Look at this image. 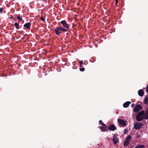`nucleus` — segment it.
Here are the masks:
<instances>
[{"label": "nucleus", "mask_w": 148, "mask_h": 148, "mask_svg": "<svg viewBox=\"0 0 148 148\" xmlns=\"http://www.w3.org/2000/svg\"><path fill=\"white\" fill-rule=\"evenodd\" d=\"M145 111L143 110L139 112L137 114L136 116V119L137 121H140L143 120L144 118L143 116L145 114Z\"/></svg>", "instance_id": "obj_1"}, {"label": "nucleus", "mask_w": 148, "mask_h": 148, "mask_svg": "<svg viewBox=\"0 0 148 148\" xmlns=\"http://www.w3.org/2000/svg\"><path fill=\"white\" fill-rule=\"evenodd\" d=\"M54 30L56 34L57 35H59L61 33L60 31L64 32H66L68 31L67 29L62 27H57L54 29Z\"/></svg>", "instance_id": "obj_2"}, {"label": "nucleus", "mask_w": 148, "mask_h": 148, "mask_svg": "<svg viewBox=\"0 0 148 148\" xmlns=\"http://www.w3.org/2000/svg\"><path fill=\"white\" fill-rule=\"evenodd\" d=\"M143 126L142 123L141 122H137L134 125V128L136 130H138L140 129Z\"/></svg>", "instance_id": "obj_3"}, {"label": "nucleus", "mask_w": 148, "mask_h": 148, "mask_svg": "<svg viewBox=\"0 0 148 148\" xmlns=\"http://www.w3.org/2000/svg\"><path fill=\"white\" fill-rule=\"evenodd\" d=\"M142 107L140 104L136 105L134 109V111L135 113L138 112L139 110L142 109Z\"/></svg>", "instance_id": "obj_4"}, {"label": "nucleus", "mask_w": 148, "mask_h": 148, "mask_svg": "<svg viewBox=\"0 0 148 148\" xmlns=\"http://www.w3.org/2000/svg\"><path fill=\"white\" fill-rule=\"evenodd\" d=\"M61 24L62 25L63 27L68 29L69 28V25L67 23L66 21L65 20L61 21Z\"/></svg>", "instance_id": "obj_5"}, {"label": "nucleus", "mask_w": 148, "mask_h": 148, "mask_svg": "<svg viewBox=\"0 0 148 148\" xmlns=\"http://www.w3.org/2000/svg\"><path fill=\"white\" fill-rule=\"evenodd\" d=\"M107 127L109 130L112 131H114L116 129V127L113 124L110 125L108 127Z\"/></svg>", "instance_id": "obj_6"}, {"label": "nucleus", "mask_w": 148, "mask_h": 148, "mask_svg": "<svg viewBox=\"0 0 148 148\" xmlns=\"http://www.w3.org/2000/svg\"><path fill=\"white\" fill-rule=\"evenodd\" d=\"M117 121L118 123L122 125L125 126L126 125V123L125 121H124L123 119H117Z\"/></svg>", "instance_id": "obj_7"}, {"label": "nucleus", "mask_w": 148, "mask_h": 148, "mask_svg": "<svg viewBox=\"0 0 148 148\" xmlns=\"http://www.w3.org/2000/svg\"><path fill=\"white\" fill-rule=\"evenodd\" d=\"M31 25V23H25L24 25V27H25L26 29H30V27Z\"/></svg>", "instance_id": "obj_8"}, {"label": "nucleus", "mask_w": 148, "mask_h": 148, "mask_svg": "<svg viewBox=\"0 0 148 148\" xmlns=\"http://www.w3.org/2000/svg\"><path fill=\"white\" fill-rule=\"evenodd\" d=\"M144 94V92L142 89L139 90L138 91V95L140 96H143Z\"/></svg>", "instance_id": "obj_9"}, {"label": "nucleus", "mask_w": 148, "mask_h": 148, "mask_svg": "<svg viewBox=\"0 0 148 148\" xmlns=\"http://www.w3.org/2000/svg\"><path fill=\"white\" fill-rule=\"evenodd\" d=\"M131 103V102L130 101H127L123 103V106L124 108H127Z\"/></svg>", "instance_id": "obj_10"}, {"label": "nucleus", "mask_w": 148, "mask_h": 148, "mask_svg": "<svg viewBox=\"0 0 148 148\" xmlns=\"http://www.w3.org/2000/svg\"><path fill=\"white\" fill-rule=\"evenodd\" d=\"M100 130H101V132H105L107 131L108 130L106 128V127L104 126H100L99 127Z\"/></svg>", "instance_id": "obj_11"}, {"label": "nucleus", "mask_w": 148, "mask_h": 148, "mask_svg": "<svg viewBox=\"0 0 148 148\" xmlns=\"http://www.w3.org/2000/svg\"><path fill=\"white\" fill-rule=\"evenodd\" d=\"M144 118L145 119H148V108H147L145 114L144 115Z\"/></svg>", "instance_id": "obj_12"}, {"label": "nucleus", "mask_w": 148, "mask_h": 148, "mask_svg": "<svg viewBox=\"0 0 148 148\" xmlns=\"http://www.w3.org/2000/svg\"><path fill=\"white\" fill-rule=\"evenodd\" d=\"M112 141L114 145L116 144L119 142V140L116 137L114 138Z\"/></svg>", "instance_id": "obj_13"}, {"label": "nucleus", "mask_w": 148, "mask_h": 148, "mask_svg": "<svg viewBox=\"0 0 148 148\" xmlns=\"http://www.w3.org/2000/svg\"><path fill=\"white\" fill-rule=\"evenodd\" d=\"M144 102L145 104H148V97H147V96L145 97L144 100Z\"/></svg>", "instance_id": "obj_14"}, {"label": "nucleus", "mask_w": 148, "mask_h": 148, "mask_svg": "<svg viewBox=\"0 0 148 148\" xmlns=\"http://www.w3.org/2000/svg\"><path fill=\"white\" fill-rule=\"evenodd\" d=\"M145 146L143 145H138L135 147V148H144Z\"/></svg>", "instance_id": "obj_15"}, {"label": "nucleus", "mask_w": 148, "mask_h": 148, "mask_svg": "<svg viewBox=\"0 0 148 148\" xmlns=\"http://www.w3.org/2000/svg\"><path fill=\"white\" fill-rule=\"evenodd\" d=\"M78 62L79 64V66L80 67H83V60L78 61Z\"/></svg>", "instance_id": "obj_16"}, {"label": "nucleus", "mask_w": 148, "mask_h": 148, "mask_svg": "<svg viewBox=\"0 0 148 148\" xmlns=\"http://www.w3.org/2000/svg\"><path fill=\"white\" fill-rule=\"evenodd\" d=\"M129 144V142L126 140L124 142L123 145L124 146H127Z\"/></svg>", "instance_id": "obj_17"}, {"label": "nucleus", "mask_w": 148, "mask_h": 148, "mask_svg": "<svg viewBox=\"0 0 148 148\" xmlns=\"http://www.w3.org/2000/svg\"><path fill=\"white\" fill-rule=\"evenodd\" d=\"M99 124H101L103 126L106 127H108V126H107L105 124H104L102 121L100 120L99 121Z\"/></svg>", "instance_id": "obj_18"}, {"label": "nucleus", "mask_w": 148, "mask_h": 148, "mask_svg": "<svg viewBox=\"0 0 148 148\" xmlns=\"http://www.w3.org/2000/svg\"><path fill=\"white\" fill-rule=\"evenodd\" d=\"M14 25L15 28L16 29H19V24L18 23L16 22L15 23Z\"/></svg>", "instance_id": "obj_19"}, {"label": "nucleus", "mask_w": 148, "mask_h": 148, "mask_svg": "<svg viewBox=\"0 0 148 148\" xmlns=\"http://www.w3.org/2000/svg\"><path fill=\"white\" fill-rule=\"evenodd\" d=\"M131 136L130 135H129L127 137L126 140L127 141H128L130 142V141L131 140Z\"/></svg>", "instance_id": "obj_20"}, {"label": "nucleus", "mask_w": 148, "mask_h": 148, "mask_svg": "<svg viewBox=\"0 0 148 148\" xmlns=\"http://www.w3.org/2000/svg\"><path fill=\"white\" fill-rule=\"evenodd\" d=\"M17 19L18 20H22V18L21 17L20 15V14H18L17 15Z\"/></svg>", "instance_id": "obj_21"}, {"label": "nucleus", "mask_w": 148, "mask_h": 148, "mask_svg": "<svg viewBox=\"0 0 148 148\" xmlns=\"http://www.w3.org/2000/svg\"><path fill=\"white\" fill-rule=\"evenodd\" d=\"M85 69L84 68H80L79 69L81 71H85Z\"/></svg>", "instance_id": "obj_22"}, {"label": "nucleus", "mask_w": 148, "mask_h": 148, "mask_svg": "<svg viewBox=\"0 0 148 148\" xmlns=\"http://www.w3.org/2000/svg\"><path fill=\"white\" fill-rule=\"evenodd\" d=\"M40 19L42 21H43L45 20L44 18L43 17H41L40 18Z\"/></svg>", "instance_id": "obj_23"}, {"label": "nucleus", "mask_w": 148, "mask_h": 148, "mask_svg": "<svg viewBox=\"0 0 148 148\" xmlns=\"http://www.w3.org/2000/svg\"><path fill=\"white\" fill-rule=\"evenodd\" d=\"M3 9L2 8H0V13H2V11L3 10Z\"/></svg>", "instance_id": "obj_24"}, {"label": "nucleus", "mask_w": 148, "mask_h": 148, "mask_svg": "<svg viewBox=\"0 0 148 148\" xmlns=\"http://www.w3.org/2000/svg\"><path fill=\"white\" fill-rule=\"evenodd\" d=\"M128 132L127 130L126 129H125L124 130V133L125 134L126 133Z\"/></svg>", "instance_id": "obj_25"}, {"label": "nucleus", "mask_w": 148, "mask_h": 148, "mask_svg": "<svg viewBox=\"0 0 148 148\" xmlns=\"http://www.w3.org/2000/svg\"><path fill=\"white\" fill-rule=\"evenodd\" d=\"M146 92H147L148 93V85H147L146 87Z\"/></svg>", "instance_id": "obj_26"}, {"label": "nucleus", "mask_w": 148, "mask_h": 148, "mask_svg": "<svg viewBox=\"0 0 148 148\" xmlns=\"http://www.w3.org/2000/svg\"><path fill=\"white\" fill-rule=\"evenodd\" d=\"M118 3V0H115V5L116 6L117 3Z\"/></svg>", "instance_id": "obj_27"}, {"label": "nucleus", "mask_w": 148, "mask_h": 148, "mask_svg": "<svg viewBox=\"0 0 148 148\" xmlns=\"http://www.w3.org/2000/svg\"><path fill=\"white\" fill-rule=\"evenodd\" d=\"M134 106V103H132L131 106L132 107H133Z\"/></svg>", "instance_id": "obj_28"}, {"label": "nucleus", "mask_w": 148, "mask_h": 148, "mask_svg": "<svg viewBox=\"0 0 148 148\" xmlns=\"http://www.w3.org/2000/svg\"><path fill=\"white\" fill-rule=\"evenodd\" d=\"M13 16H11V17H10V19H12V18L13 19Z\"/></svg>", "instance_id": "obj_29"}, {"label": "nucleus", "mask_w": 148, "mask_h": 148, "mask_svg": "<svg viewBox=\"0 0 148 148\" xmlns=\"http://www.w3.org/2000/svg\"><path fill=\"white\" fill-rule=\"evenodd\" d=\"M10 24H11V23H8V25H10Z\"/></svg>", "instance_id": "obj_30"}, {"label": "nucleus", "mask_w": 148, "mask_h": 148, "mask_svg": "<svg viewBox=\"0 0 148 148\" xmlns=\"http://www.w3.org/2000/svg\"><path fill=\"white\" fill-rule=\"evenodd\" d=\"M138 136H139L138 135H137V137H138Z\"/></svg>", "instance_id": "obj_31"}, {"label": "nucleus", "mask_w": 148, "mask_h": 148, "mask_svg": "<svg viewBox=\"0 0 148 148\" xmlns=\"http://www.w3.org/2000/svg\"><path fill=\"white\" fill-rule=\"evenodd\" d=\"M138 136H139L138 135H137V137H138Z\"/></svg>", "instance_id": "obj_32"}, {"label": "nucleus", "mask_w": 148, "mask_h": 148, "mask_svg": "<svg viewBox=\"0 0 148 148\" xmlns=\"http://www.w3.org/2000/svg\"><path fill=\"white\" fill-rule=\"evenodd\" d=\"M10 29H11V30H12V29L11 28H10Z\"/></svg>", "instance_id": "obj_33"}]
</instances>
